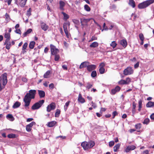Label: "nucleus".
Masks as SVG:
<instances>
[{
	"label": "nucleus",
	"instance_id": "49",
	"mask_svg": "<svg viewBox=\"0 0 154 154\" xmlns=\"http://www.w3.org/2000/svg\"><path fill=\"white\" fill-rule=\"evenodd\" d=\"M31 9L30 8L27 11L26 13V15L29 17L31 15Z\"/></svg>",
	"mask_w": 154,
	"mask_h": 154
},
{
	"label": "nucleus",
	"instance_id": "37",
	"mask_svg": "<svg viewBox=\"0 0 154 154\" xmlns=\"http://www.w3.org/2000/svg\"><path fill=\"white\" fill-rule=\"evenodd\" d=\"M5 20L8 22L10 21L11 19L9 15L7 13L5 14Z\"/></svg>",
	"mask_w": 154,
	"mask_h": 154
},
{
	"label": "nucleus",
	"instance_id": "16",
	"mask_svg": "<svg viewBox=\"0 0 154 154\" xmlns=\"http://www.w3.org/2000/svg\"><path fill=\"white\" fill-rule=\"evenodd\" d=\"M96 68V66L95 65H89L88 66L87 70L89 72H91L93 70L95 69Z\"/></svg>",
	"mask_w": 154,
	"mask_h": 154
},
{
	"label": "nucleus",
	"instance_id": "61",
	"mask_svg": "<svg viewBox=\"0 0 154 154\" xmlns=\"http://www.w3.org/2000/svg\"><path fill=\"white\" fill-rule=\"evenodd\" d=\"M15 32L17 33L20 34H21V31L20 29H17Z\"/></svg>",
	"mask_w": 154,
	"mask_h": 154
},
{
	"label": "nucleus",
	"instance_id": "42",
	"mask_svg": "<svg viewBox=\"0 0 154 154\" xmlns=\"http://www.w3.org/2000/svg\"><path fill=\"white\" fill-rule=\"evenodd\" d=\"M119 84L120 85H124V84H126V82H125V80L122 79L120 81H119L118 82Z\"/></svg>",
	"mask_w": 154,
	"mask_h": 154
},
{
	"label": "nucleus",
	"instance_id": "25",
	"mask_svg": "<svg viewBox=\"0 0 154 154\" xmlns=\"http://www.w3.org/2000/svg\"><path fill=\"white\" fill-rule=\"evenodd\" d=\"M5 45H6V48L8 50L10 48L11 46V43L10 42L5 41Z\"/></svg>",
	"mask_w": 154,
	"mask_h": 154
},
{
	"label": "nucleus",
	"instance_id": "38",
	"mask_svg": "<svg viewBox=\"0 0 154 154\" xmlns=\"http://www.w3.org/2000/svg\"><path fill=\"white\" fill-rule=\"evenodd\" d=\"M110 45L113 48H114L116 47L117 44L116 43L115 41H113L110 44Z\"/></svg>",
	"mask_w": 154,
	"mask_h": 154
},
{
	"label": "nucleus",
	"instance_id": "6",
	"mask_svg": "<svg viewBox=\"0 0 154 154\" xmlns=\"http://www.w3.org/2000/svg\"><path fill=\"white\" fill-rule=\"evenodd\" d=\"M134 72V70L131 67H128L125 69L123 71V74L125 75H130L132 74Z\"/></svg>",
	"mask_w": 154,
	"mask_h": 154
},
{
	"label": "nucleus",
	"instance_id": "17",
	"mask_svg": "<svg viewBox=\"0 0 154 154\" xmlns=\"http://www.w3.org/2000/svg\"><path fill=\"white\" fill-rule=\"evenodd\" d=\"M78 101L81 103H83L85 102V99L82 97V95L80 93L79 94Z\"/></svg>",
	"mask_w": 154,
	"mask_h": 154
},
{
	"label": "nucleus",
	"instance_id": "3",
	"mask_svg": "<svg viewBox=\"0 0 154 154\" xmlns=\"http://www.w3.org/2000/svg\"><path fill=\"white\" fill-rule=\"evenodd\" d=\"M95 144L94 142L91 140L88 142H83L82 143L81 145L85 150H86L92 148L95 145Z\"/></svg>",
	"mask_w": 154,
	"mask_h": 154
},
{
	"label": "nucleus",
	"instance_id": "59",
	"mask_svg": "<svg viewBox=\"0 0 154 154\" xmlns=\"http://www.w3.org/2000/svg\"><path fill=\"white\" fill-rule=\"evenodd\" d=\"M49 87L51 89H53L54 88V84L52 83H51L49 86Z\"/></svg>",
	"mask_w": 154,
	"mask_h": 154
},
{
	"label": "nucleus",
	"instance_id": "19",
	"mask_svg": "<svg viewBox=\"0 0 154 154\" xmlns=\"http://www.w3.org/2000/svg\"><path fill=\"white\" fill-rule=\"evenodd\" d=\"M65 2L62 1L60 0L59 1L60 9L61 10H64V7L65 6Z\"/></svg>",
	"mask_w": 154,
	"mask_h": 154
},
{
	"label": "nucleus",
	"instance_id": "47",
	"mask_svg": "<svg viewBox=\"0 0 154 154\" xmlns=\"http://www.w3.org/2000/svg\"><path fill=\"white\" fill-rule=\"evenodd\" d=\"M70 102L69 101H68L66 103L65 105L64 106V108L65 111H66L67 109V107L69 105Z\"/></svg>",
	"mask_w": 154,
	"mask_h": 154
},
{
	"label": "nucleus",
	"instance_id": "28",
	"mask_svg": "<svg viewBox=\"0 0 154 154\" xmlns=\"http://www.w3.org/2000/svg\"><path fill=\"white\" fill-rule=\"evenodd\" d=\"M28 45V43L27 42H25L24 43V44L23 45V47L22 48V52L23 54H24L25 52H26V51H25V50L26 49Z\"/></svg>",
	"mask_w": 154,
	"mask_h": 154
},
{
	"label": "nucleus",
	"instance_id": "11",
	"mask_svg": "<svg viewBox=\"0 0 154 154\" xmlns=\"http://www.w3.org/2000/svg\"><path fill=\"white\" fill-rule=\"evenodd\" d=\"M55 108V104L52 103L48 106L47 107V111L48 112H50L51 110H54Z\"/></svg>",
	"mask_w": 154,
	"mask_h": 154
},
{
	"label": "nucleus",
	"instance_id": "12",
	"mask_svg": "<svg viewBox=\"0 0 154 154\" xmlns=\"http://www.w3.org/2000/svg\"><path fill=\"white\" fill-rule=\"evenodd\" d=\"M91 18L85 19L84 18L80 19V22L81 25L83 26L85 23H87L91 19Z\"/></svg>",
	"mask_w": 154,
	"mask_h": 154
},
{
	"label": "nucleus",
	"instance_id": "39",
	"mask_svg": "<svg viewBox=\"0 0 154 154\" xmlns=\"http://www.w3.org/2000/svg\"><path fill=\"white\" fill-rule=\"evenodd\" d=\"M50 73V71L49 70L46 73H45L44 75V78H48V76Z\"/></svg>",
	"mask_w": 154,
	"mask_h": 154
},
{
	"label": "nucleus",
	"instance_id": "35",
	"mask_svg": "<svg viewBox=\"0 0 154 154\" xmlns=\"http://www.w3.org/2000/svg\"><path fill=\"white\" fill-rule=\"evenodd\" d=\"M53 55L54 56V60L56 61H58L59 59H60V56L59 55L57 54H54Z\"/></svg>",
	"mask_w": 154,
	"mask_h": 154
},
{
	"label": "nucleus",
	"instance_id": "48",
	"mask_svg": "<svg viewBox=\"0 0 154 154\" xmlns=\"http://www.w3.org/2000/svg\"><path fill=\"white\" fill-rule=\"evenodd\" d=\"M141 127V124L140 123H139L136 124L135 125V127L136 129L139 130Z\"/></svg>",
	"mask_w": 154,
	"mask_h": 154
},
{
	"label": "nucleus",
	"instance_id": "1",
	"mask_svg": "<svg viewBox=\"0 0 154 154\" xmlns=\"http://www.w3.org/2000/svg\"><path fill=\"white\" fill-rule=\"evenodd\" d=\"M36 93L35 90H30L29 91V93H26L23 100L25 103V107H27L29 106L31 99H34Z\"/></svg>",
	"mask_w": 154,
	"mask_h": 154
},
{
	"label": "nucleus",
	"instance_id": "18",
	"mask_svg": "<svg viewBox=\"0 0 154 154\" xmlns=\"http://www.w3.org/2000/svg\"><path fill=\"white\" fill-rule=\"evenodd\" d=\"M38 91L40 98H42L45 97V93L44 91L41 90H38Z\"/></svg>",
	"mask_w": 154,
	"mask_h": 154
},
{
	"label": "nucleus",
	"instance_id": "2",
	"mask_svg": "<svg viewBox=\"0 0 154 154\" xmlns=\"http://www.w3.org/2000/svg\"><path fill=\"white\" fill-rule=\"evenodd\" d=\"M7 74L5 73L2 75V77L0 76V91L4 88L7 82Z\"/></svg>",
	"mask_w": 154,
	"mask_h": 154
},
{
	"label": "nucleus",
	"instance_id": "29",
	"mask_svg": "<svg viewBox=\"0 0 154 154\" xmlns=\"http://www.w3.org/2000/svg\"><path fill=\"white\" fill-rule=\"evenodd\" d=\"M20 105V103L19 102H16L13 106V108H16L18 107Z\"/></svg>",
	"mask_w": 154,
	"mask_h": 154
},
{
	"label": "nucleus",
	"instance_id": "51",
	"mask_svg": "<svg viewBox=\"0 0 154 154\" xmlns=\"http://www.w3.org/2000/svg\"><path fill=\"white\" fill-rule=\"evenodd\" d=\"M97 39V37L94 36H93L91 38L89 42H92L94 40H96Z\"/></svg>",
	"mask_w": 154,
	"mask_h": 154
},
{
	"label": "nucleus",
	"instance_id": "52",
	"mask_svg": "<svg viewBox=\"0 0 154 154\" xmlns=\"http://www.w3.org/2000/svg\"><path fill=\"white\" fill-rule=\"evenodd\" d=\"M32 128L30 127V126H28L27 125L26 126V130L28 132H30L31 131Z\"/></svg>",
	"mask_w": 154,
	"mask_h": 154
},
{
	"label": "nucleus",
	"instance_id": "26",
	"mask_svg": "<svg viewBox=\"0 0 154 154\" xmlns=\"http://www.w3.org/2000/svg\"><path fill=\"white\" fill-rule=\"evenodd\" d=\"M32 31V29H28L27 31L25 32L23 35V37H26L27 35L30 33Z\"/></svg>",
	"mask_w": 154,
	"mask_h": 154
},
{
	"label": "nucleus",
	"instance_id": "23",
	"mask_svg": "<svg viewBox=\"0 0 154 154\" xmlns=\"http://www.w3.org/2000/svg\"><path fill=\"white\" fill-rule=\"evenodd\" d=\"M146 106L147 107H154V102L149 101L146 104Z\"/></svg>",
	"mask_w": 154,
	"mask_h": 154
},
{
	"label": "nucleus",
	"instance_id": "5",
	"mask_svg": "<svg viewBox=\"0 0 154 154\" xmlns=\"http://www.w3.org/2000/svg\"><path fill=\"white\" fill-rule=\"evenodd\" d=\"M45 101L43 100H41L38 102L34 104L32 107V109L33 110L38 109L40 108L44 103Z\"/></svg>",
	"mask_w": 154,
	"mask_h": 154
},
{
	"label": "nucleus",
	"instance_id": "21",
	"mask_svg": "<svg viewBox=\"0 0 154 154\" xmlns=\"http://www.w3.org/2000/svg\"><path fill=\"white\" fill-rule=\"evenodd\" d=\"M57 123L55 121H52L50 122H48L47 124V126L49 127H52L54 126Z\"/></svg>",
	"mask_w": 154,
	"mask_h": 154
},
{
	"label": "nucleus",
	"instance_id": "14",
	"mask_svg": "<svg viewBox=\"0 0 154 154\" xmlns=\"http://www.w3.org/2000/svg\"><path fill=\"white\" fill-rule=\"evenodd\" d=\"M90 64V63L88 61H85L82 63L80 66H79V68L80 69L83 68L88 67V66Z\"/></svg>",
	"mask_w": 154,
	"mask_h": 154
},
{
	"label": "nucleus",
	"instance_id": "13",
	"mask_svg": "<svg viewBox=\"0 0 154 154\" xmlns=\"http://www.w3.org/2000/svg\"><path fill=\"white\" fill-rule=\"evenodd\" d=\"M120 89V87L118 86H117L114 89L111 90V94L113 95L115 94L116 92L119 91Z\"/></svg>",
	"mask_w": 154,
	"mask_h": 154
},
{
	"label": "nucleus",
	"instance_id": "20",
	"mask_svg": "<svg viewBox=\"0 0 154 154\" xmlns=\"http://www.w3.org/2000/svg\"><path fill=\"white\" fill-rule=\"evenodd\" d=\"M120 44L124 48H125L127 45V42L126 40L122 39L119 41Z\"/></svg>",
	"mask_w": 154,
	"mask_h": 154
},
{
	"label": "nucleus",
	"instance_id": "33",
	"mask_svg": "<svg viewBox=\"0 0 154 154\" xmlns=\"http://www.w3.org/2000/svg\"><path fill=\"white\" fill-rule=\"evenodd\" d=\"M120 145L119 143H118L114 147V151L115 152L117 151L118 149L119 148Z\"/></svg>",
	"mask_w": 154,
	"mask_h": 154
},
{
	"label": "nucleus",
	"instance_id": "15",
	"mask_svg": "<svg viewBox=\"0 0 154 154\" xmlns=\"http://www.w3.org/2000/svg\"><path fill=\"white\" fill-rule=\"evenodd\" d=\"M136 147L134 145H131L127 147L125 149V152H128L132 150L135 149Z\"/></svg>",
	"mask_w": 154,
	"mask_h": 154
},
{
	"label": "nucleus",
	"instance_id": "4",
	"mask_svg": "<svg viewBox=\"0 0 154 154\" xmlns=\"http://www.w3.org/2000/svg\"><path fill=\"white\" fill-rule=\"evenodd\" d=\"M154 2V0H148L139 4L138 8L140 9L145 8Z\"/></svg>",
	"mask_w": 154,
	"mask_h": 154
},
{
	"label": "nucleus",
	"instance_id": "32",
	"mask_svg": "<svg viewBox=\"0 0 154 154\" xmlns=\"http://www.w3.org/2000/svg\"><path fill=\"white\" fill-rule=\"evenodd\" d=\"M62 14L63 15V19L64 20H67L69 18V15L64 12H62Z\"/></svg>",
	"mask_w": 154,
	"mask_h": 154
},
{
	"label": "nucleus",
	"instance_id": "62",
	"mask_svg": "<svg viewBox=\"0 0 154 154\" xmlns=\"http://www.w3.org/2000/svg\"><path fill=\"white\" fill-rule=\"evenodd\" d=\"M117 115V113L116 111L112 113V118L113 119L115 118L116 116Z\"/></svg>",
	"mask_w": 154,
	"mask_h": 154
},
{
	"label": "nucleus",
	"instance_id": "46",
	"mask_svg": "<svg viewBox=\"0 0 154 154\" xmlns=\"http://www.w3.org/2000/svg\"><path fill=\"white\" fill-rule=\"evenodd\" d=\"M60 111L59 110L57 109L56 112H55V117H58L60 115Z\"/></svg>",
	"mask_w": 154,
	"mask_h": 154
},
{
	"label": "nucleus",
	"instance_id": "44",
	"mask_svg": "<svg viewBox=\"0 0 154 154\" xmlns=\"http://www.w3.org/2000/svg\"><path fill=\"white\" fill-rule=\"evenodd\" d=\"M91 75L93 78L96 77L97 75L96 71L95 70L93 71L91 73Z\"/></svg>",
	"mask_w": 154,
	"mask_h": 154
},
{
	"label": "nucleus",
	"instance_id": "56",
	"mask_svg": "<svg viewBox=\"0 0 154 154\" xmlns=\"http://www.w3.org/2000/svg\"><path fill=\"white\" fill-rule=\"evenodd\" d=\"M114 144V141H111L109 143V146L110 147L112 146Z\"/></svg>",
	"mask_w": 154,
	"mask_h": 154
},
{
	"label": "nucleus",
	"instance_id": "30",
	"mask_svg": "<svg viewBox=\"0 0 154 154\" xmlns=\"http://www.w3.org/2000/svg\"><path fill=\"white\" fill-rule=\"evenodd\" d=\"M6 118L8 119H10L11 121H13L14 120V118L11 114H8L6 116Z\"/></svg>",
	"mask_w": 154,
	"mask_h": 154
},
{
	"label": "nucleus",
	"instance_id": "31",
	"mask_svg": "<svg viewBox=\"0 0 154 154\" xmlns=\"http://www.w3.org/2000/svg\"><path fill=\"white\" fill-rule=\"evenodd\" d=\"M35 42L34 41L31 42L29 45V48L30 49H32L33 48L35 45Z\"/></svg>",
	"mask_w": 154,
	"mask_h": 154
},
{
	"label": "nucleus",
	"instance_id": "24",
	"mask_svg": "<svg viewBox=\"0 0 154 154\" xmlns=\"http://www.w3.org/2000/svg\"><path fill=\"white\" fill-rule=\"evenodd\" d=\"M128 4L133 8H134L135 7V2L133 0H129Z\"/></svg>",
	"mask_w": 154,
	"mask_h": 154
},
{
	"label": "nucleus",
	"instance_id": "54",
	"mask_svg": "<svg viewBox=\"0 0 154 154\" xmlns=\"http://www.w3.org/2000/svg\"><path fill=\"white\" fill-rule=\"evenodd\" d=\"M105 64L104 63L102 62L100 63L99 66L100 68H104V67L105 66Z\"/></svg>",
	"mask_w": 154,
	"mask_h": 154
},
{
	"label": "nucleus",
	"instance_id": "50",
	"mask_svg": "<svg viewBox=\"0 0 154 154\" xmlns=\"http://www.w3.org/2000/svg\"><path fill=\"white\" fill-rule=\"evenodd\" d=\"M139 37L141 40H144V37L142 33H140L139 35Z\"/></svg>",
	"mask_w": 154,
	"mask_h": 154
},
{
	"label": "nucleus",
	"instance_id": "34",
	"mask_svg": "<svg viewBox=\"0 0 154 154\" xmlns=\"http://www.w3.org/2000/svg\"><path fill=\"white\" fill-rule=\"evenodd\" d=\"M92 86L93 84L92 83L88 82L86 83V85L85 87L87 89H89L92 87Z\"/></svg>",
	"mask_w": 154,
	"mask_h": 154
},
{
	"label": "nucleus",
	"instance_id": "43",
	"mask_svg": "<svg viewBox=\"0 0 154 154\" xmlns=\"http://www.w3.org/2000/svg\"><path fill=\"white\" fill-rule=\"evenodd\" d=\"M85 9L87 11H89L91 9L87 5H85L84 6Z\"/></svg>",
	"mask_w": 154,
	"mask_h": 154
},
{
	"label": "nucleus",
	"instance_id": "41",
	"mask_svg": "<svg viewBox=\"0 0 154 154\" xmlns=\"http://www.w3.org/2000/svg\"><path fill=\"white\" fill-rule=\"evenodd\" d=\"M7 137L9 138H15L16 137V135L13 134H9Z\"/></svg>",
	"mask_w": 154,
	"mask_h": 154
},
{
	"label": "nucleus",
	"instance_id": "40",
	"mask_svg": "<svg viewBox=\"0 0 154 154\" xmlns=\"http://www.w3.org/2000/svg\"><path fill=\"white\" fill-rule=\"evenodd\" d=\"M150 121L149 119L148 118L145 119L144 121L143 122V123L144 124L147 125L149 124Z\"/></svg>",
	"mask_w": 154,
	"mask_h": 154
},
{
	"label": "nucleus",
	"instance_id": "60",
	"mask_svg": "<svg viewBox=\"0 0 154 154\" xmlns=\"http://www.w3.org/2000/svg\"><path fill=\"white\" fill-rule=\"evenodd\" d=\"M139 62H138L134 65V68L135 69L137 68L139 66Z\"/></svg>",
	"mask_w": 154,
	"mask_h": 154
},
{
	"label": "nucleus",
	"instance_id": "7",
	"mask_svg": "<svg viewBox=\"0 0 154 154\" xmlns=\"http://www.w3.org/2000/svg\"><path fill=\"white\" fill-rule=\"evenodd\" d=\"M50 46L51 52V55H54L57 54L59 52V49L57 48L55 46L52 44H51Z\"/></svg>",
	"mask_w": 154,
	"mask_h": 154
},
{
	"label": "nucleus",
	"instance_id": "27",
	"mask_svg": "<svg viewBox=\"0 0 154 154\" xmlns=\"http://www.w3.org/2000/svg\"><path fill=\"white\" fill-rule=\"evenodd\" d=\"M98 46V44L97 42H94L91 43L90 45L91 48H96Z\"/></svg>",
	"mask_w": 154,
	"mask_h": 154
},
{
	"label": "nucleus",
	"instance_id": "64",
	"mask_svg": "<svg viewBox=\"0 0 154 154\" xmlns=\"http://www.w3.org/2000/svg\"><path fill=\"white\" fill-rule=\"evenodd\" d=\"M42 152L44 153V154H47V150L45 149L42 150Z\"/></svg>",
	"mask_w": 154,
	"mask_h": 154
},
{
	"label": "nucleus",
	"instance_id": "8",
	"mask_svg": "<svg viewBox=\"0 0 154 154\" xmlns=\"http://www.w3.org/2000/svg\"><path fill=\"white\" fill-rule=\"evenodd\" d=\"M27 0H18V2L17 0L15 1V3H16L17 5H19L21 7L23 8L24 7L26 4V1Z\"/></svg>",
	"mask_w": 154,
	"mask_h": 154
},
{
	"label": "nucleus",
	"instance_id": "57",
	"mask_svg": "<svg viewBox=\"0 0 154 154\" xmlns=\"http://www.w3.org/2000/svg\"><path fill=\"white\" fill-rule=\"evenodd\" d=\"M12 0H5V2H7L8 5H10L11 3Z\"/></svg>",
	"mask_w": 154,
	"mask_h": 154
},
{
	"label": "nucleus",
	"instance_id": "22",
	"mask_svg": "<svg viewBox=\"0 0 154 154\" xmlns=\"http://www.w3.org/2000/svg\"><path fill=\"white\" fill-rule=\"evenodd\" d=\"M5 37L6 38V40L5 41L7 42H9L10 39V34L9 33H6L5 34Z\"/></svg>",
	"mask_w": 154,
	"mask_h": 154
},
{
	"label": "nucleus",
	"instance_id": "53",
	"mask_svg": "<svg viewBox=\"0 0 154 154\" xmlns=\"http://www.w3.org/2000/svg\"><path fill=\"white\" fill-rule=\"evenodd\" d=\"M35 122H31L29 124L27 125L28 126H30V127L32 128V126L34 125H35Z\"/></svg>",
	"mask_w": 154,
	"mask_h": 154
},
{
	"label": "nucleus",
	"instance_id": "36",
	"mask_svg": "<svg viewBox=\"0 0 154 154\" xmlns=\"http://www.w3.org/2000/svg\"><path fill=\"white\" fill-rule=\"evenodd\" d=\"M133 109L132 110V112L133 114H134L135 112V108L136 107V104L135 102H133L132 104Z\"/></svg>",
	"mask_w": 154,
	"mask_h": 154
},
{
	"label": "nucleus",
	"instance_id": "58",
	"mask_svg": "<svg viewBox=\"0 0 154 154\" xmlns=\"http://www.w3.org/2000/svg\"><path fill=\"white\" fill-rule=\"evenodd\" d=\"M91 106H92L94 108H95L97 107V105L96 104L94 103L93 101L91 102Z\"/></svg>",
	"mask_w": 154,
	"mask_h": 154
},
{
	"label": "nucleus",
	"instance_id": "55",
	"mask_svg": "<svg viewBox=\"0 0 154 154\" xmlns=\"http://www.w3.org/2000/svg\"><path fill=\"white\" fill-rule=\"evenodd\" d=\"M125 82H126V84H129L131 82V79L129 78H127L126 79V80H125Z\"/></svg>",
	"mask_w": 154,
	"mask_h": 154
},
{
	"label": "nucleus",
	"instance_id": "9",
	"mask_svg": "<svg viewBox=\"0 0 154 154\" xmlns=\"http://www.w3.org/2000/svg\"><path fill=\"white\" fill-rule=\"evenodd\" d=\"M70 23H64L63 24V27L64 29V32L67 38H69V34L67 30V26H69Z\"/></svg>",
	"mask_w": 154,
	"mask_h": 154
},
{
	"label": "nucleus",
	"instance_id": "63",
	"mask_svg": "<svg viewBox=\"0 0 154 154\" xmlns=\"http://www.w3.org/2000/svg\"><path fill=\"white\" fill-rule=\"evenodd\" d=\"M22 80L23 82H26L27 81V79L25 77H23L22 79Z\"/></svg>",
	"mask_w": 154,
	"mask_h": 154
},
{
	"label": "nucleus",
	"instance_id": "45",
	"mask_svg": "<svg viewBox=\"0 0 154 154\" xmlns=\"http://www.w3.org/2000/svg\"><path fill=\"white\" fill-rule=\"evenodd\" d=\"M105 69L104 68H100L99 69V71L100 74H103L105 72Z\"/></svg>",
	"mask_w": 154,
	"mask_h": 154
},
{
	"label": "nucleus",
	"instance_id": "10",
	"mask_svg": "<svg viewBox=\"0 0 154 154\" xmlns=\"http://www.w3.org/2000/svg\"><path fill=\"white\" fill-rule=\"evenodd\" d=\"M40 26L42 29L45 31H46L49 28L48 26L43 21L40 22Z\"/></svg>",
	"mask_w": 154,
	"mask_h": 154
}]
</instances>
